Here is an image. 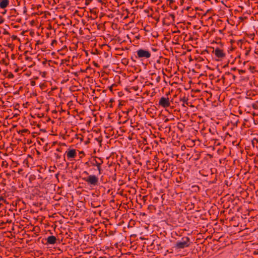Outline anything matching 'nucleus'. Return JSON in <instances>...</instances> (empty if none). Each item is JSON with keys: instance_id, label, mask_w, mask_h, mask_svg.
<instances>
[{"instance_id": "nucleus-3", "label": "nucleus", "mask_w": 258, "mask_h": 258, "mask_svg": "<svg viewBox=\"0 0 258 258\" xmlns=\"http://www.w3.org/2000/svg\"><path fill=\"white\" fill-rule=\"evenodd\" d=\"M136 52L137 55L136 57L141 58L142 59L143 58H149L150 57L151 55L149 51L143 49L138 50Z\"/></svg>"}, {"instance_id": "nucleus-11", "label": "nucleus", "mask_w": 258, "mask_h": 258, "mask_svg": "<svg viewBox=\"0 0 258 258\" xmlns=\"http://www.w3.org/2000/svg\"><path fill=\"white\" fill-rule=\"evenodd\" d=\"M13 219L14 218H12V217H10V218L7 219H4V220H5V221L2 222V224L3 225L5 223H11L13 221Z\"/></svg>"}, {"instance_id": "nucleus-8", "label": "nucleus", "mask_w": 258, "mask_h": 258, "mask_svg": "<svg viewBox=\"0 0 258 258\" xmlns=\"http://www.w3.org/2000/svg\"><path fill=\"white\" fill-rule=\"evenodd\" d=\"M214 53L215 56L218 58H223L225 56V53L224 52L222 49L219 48H216L214 50Z\"/></svg>"}, {"instance_id": "nucleus-12", "label": "nucleus", "mask_w": 258, "mask_h": 258, "mask_svg": "<svg viewBox=\"0 0 258 258\" xmlns=\"http://www.w3.org/2000/svg\"><path fill=\"white\" fill-rule=\"evenodd\" d=\"M102 164H99L98 165L96 166L97 167V169L98 171V173L99 174H101L102 173V169L101 168V165Z\"/></svg>"}, {"instance_id": "nucleus-1", "label": "nucleus", "mask_w": 258, "mask_h": 258, "mask_svg": "<svg viewBox=\"0 0 258 258\" xmlns=\"http://www.w3.org/2000/svg\"><path fill=\"white\" fill-rule=\"evenodd\" d=\"M190 244V239L187 236L182 237L180 240H178L174 244L173 248L176 249H181L186 247H188Z\"/></svg>"}, {"instance_id": "nucleus-4", "label": "nucleus", "mask_w": 258, "mask_h": 258, "mask_svg": "<svg viewBox=\"0 0 258 258\" xmlns=\"http://www.w3.org/2000/svg\"><path fill=\"white\" fill-rule=\"evenodd\" d=\"M68 160L71 161L77 156L76 150L74 149H68L65 153Z\"/></svg>"}, {"instance_id": "nucleus-25", "label": "nucleus", "mask_w": 258, "mask_h": 258, "mask_svg": "<svg viewBox=\"0 0 258 258\" xmlns=\"http://www.w3.org/2000/svg\"><path fill=\"white\" fill-rule=\"evenodd\" d=\"M231 70L235 71V70H236V68H232V69H231Z\"/></svg>"}, {"instance_id": "nucleus-10", "label": "nucleus", "mask_w": 258, "mask_h": 258, "mask_svg": "<svg viewBox=\"0 0 258 258\" xmlns=\"http://www.w3.org/2000/svg\"><path fill=\"white\" fill-rule=\"evenodd\" d=\"M9 5V0H0V8L5 9Z\"/></svg>"}, {"instance_id": "nucleus-27", "label": "nucleus", "mask_w": 258, "mask_h": 258, "mask_svg": "<svg viewBox=\"0 0 258 258\" xmlns=\"http://www.w3.org/2000/svg\"><path fill=\"white\" fill-rule=\"evenodd\" d=\"M233 79H235V76L234 75H233Z\"/></svg>"}, {"instance_id": "nucleus-24", "label": "nucleus", "mask_w": 258, "mask_h": 258, "mask_svg": "<svg viewBox=\"0 0 258 258\" xmlns=\"http://www.w3.org/2000/svg\"><path fill=\"white\" fill-rule=\"evenodd\" d=\"M4 34H8L9 33L7 31H6V32H4Z\"/></svg>"}, {"instance_id": "nucleus-5", "label": "nucleus", "mask_w": 258, "mask_h": 258, "mask_svg": "<svg viewBox=\"0 0 258 258\" xmlns=\"http://www.w3.org/2000/svg\"><path fill=\"white\" fill-rule=\"evenodd\" d=\"M159 105L165 108L168 107L170 105L169 98L162 97L159 101Z\"/></svg>"}, {"instance_id": "nucleus-21", "label": "nucleus", "mask_w": 258, "mask_h": 258, "mask_svg": "<svg viewBox=\"0 0 258 258\" xmlns=\"http://www.w3.org/2000/svg\"><path fill=\"white\" fill-rule=\"evenodd\" d=\"M83 173L84 174H86V175H88L89 174V173H88L87 171H84Z\"/></svg>"}, {"instance_id": "nucleus-2", "label": "nucleus", "mask_w": 258, "mask_h": 258, "mask_svg": "<svg viewBox=\"0 0 258 258\" xmlns=\"http://www.w3.org/2000/svg\"><path fill=\"white\" fill-rule=\"evenodd\" d=\"M83 179L91 187H96L99 184V178L95 175H89L87 177H84Z\"/></svg>"}, {"instance_id": "nucleus-7", "label": "nucleus", "mask_w": 258, "mask_h": 258, "mask_svg": "<svg viewBox=\"0 0 258 258\" xmlns=\"http://www.w3.org/2000/svg\"><path fill=\"white\" fill-rule=\"evenodd\" d=\"M103 161L100 157H95L91 161L90 164L93 166H97L99 164H103Z\"/></svg>"}, {"instance_id": "nucleus-9", "label": "nucleus", "mask_w": 258, "mask_h": 258, "mask_svg": "<svg viewBox=\"0 0 258 258\" xmlns=\"http://www.w3.org/2000/svg\"><path fill=\"white\" fill-rule=\"evenodd\" d=\"M46 244H54L56 242L57 239L55 236L51 235L48 236L46 239Z\"/></svg>"}, {"instance_id": "nucleus-13", "label": "nucleus", "mask_w": 258, "mask_h": 258, "mask_svg": "<svg viewBox=\"0 0 258 258\" xmlns=\"http://www.w3.org/2000/svg\"><path fill=\"white\" fill-rule=\"evenodd\" d=\"M7 214L9 216L11 215V217H12V218H15V213H14L12 211L9 210L8 211V212H7Z\"/></svg>"}, {"instance_id": "nucleus-20", "label": "nucleus", "mask_w": 258, "mask_h": 258, "mask_svg": "<svg viewBox=\"0 0 258 258\" xmlns=\"http://www.w3.org/2000/svg\"><path fill=\"white\" fill-rule=\"evenodd\" d=\"M256 105L255 104H253V105H252V107H253V108H254V109H256Z\"/></svg>"}, {"instance_id": "nucleus-19", "label": "nucleus", "mask_w": 258, "mask_h": 258, "mask_svg": "<svg viewBox=\"0 0 258 258\" xmlns=\"http://www.w3.org/2000/svg\"><path fill=\"white\" fill-rule=\"evenodd\" d=\"M54 43H56V41L55 40H53L51 43V44L53 45Z\"/></svg>"}, {"instance_id": "nucleus-15", "label": "nucleus", "mask_w": 258, "mask_h": 258, "mask_svg": "<svg viewBox=\"0 0 258 258\" xmlns=\"http://www.w3.org/2000/svg\"><path fill=\"white\" fill-rule=\"evenodd\" d=\"M79 155H80V158H82L83 157L85 156V153L84 151H80L79 152Z\"/></svg>"}, {"instance_id": "nucleus-17", "label": "nucleus", "mask_w": 258, "mask_h": 258, "mask_svg": "<svg viewBox=\"0 0 258 258\" xmlns=\"http://www.w3.org/2000/svg\"><path fill=\"white\" fill-rule=\"evenodd\" d=\"M238 72L239 74H241L245 73V71L243 70H239Z\"/></svg>"}, {"instance_id": "nucleus-28", "label": "nucleus", "mask_w": 258, "mask_h": 258, "mask_svg": "<svg viewBox=\"0 0 258 258\" xmlns=\"http://www.w3.org/2000/svg\"><path fill=\"white\" fill-rule=\"evenodd\" d=\"M222 79H223V80H224V79H225V78H224V77H223L222 78Z\"/></svg>"}, {"instance_id": "nucleus-16", "label": "nucleus", "mask_w": 258, "mask_h": 258, "mask_svg": "<svg viewBox=\"0 0 258 258\" xmlns=\"http://www.w3.org/2000/svg\"><path fill=\"white\" fill-rule=\"evenodd\" d=\"M168 2V5L171 7H172V5L173 4V3L174 2V0H167V1Z\"/></svg>"}, {"instance_id": "nucleus-23", "label": "nucleus", "mask_w": 258, "mask_h": 258, "mask_svg": "<svg viewBox=\"0 0 258 258\" xmlns=\"http://www.w3.org/2000/svg\"><path fill=\"white\" fill-rule=\"evenodd\" d=\"M249 52V50L247 51H246V53H245V54H246V55H248V54Z\"/></svg>"}, {"instance_id": "nucleus-18", "label": "nucleus", "mask_w": 258, "mask_h": 258, "mask_svg": "<svg viewBox=\"0 0 258 258\" xmlns=\"http://www.w3.org/2000/svg\"><path fill=\"white\" fill-rule=\"evenodd\" d=\"M13 77H14V75H13V74H12V73H10V74H9L8 75V77H9V78H13Z\"/></svg>"}, {"instance_id": "nucleus-26", "label": "nucleus", "mask_w": 258, "mask_h": 258, "mask_svg": "<svg viewBox=\"0 0 258 258\" xmlns=\"http://www.w3.org/2000/svg\"><path fill=\"white\" fill-rule=\"evenodd\" d=\"M34 84H35V82H32V85H33Z\"/></svg>"}, {"instance_id": "nucleus-6", "label": "nucleus", "mask_w": 258, "mask_h": 258, "mask_svg": "<svg viewBox=\"0 0 258 258\" xmlns=\"http://www.w3.org/2000/svg\"><path fill=\"white\" fill-rule=\"evenodd\" d=\"M175 16L172 14H168L163 19V23L167 25L173 23L174 22Z\"/></svg>"}, {"instance_id": "nucleus-22", "label": "nucleus", "mask_w": 258, "mask_h": 258, "mask_svg": "<svg viewBox=\"0 0 258 258\" xmlns=\"http://www.w3.org/2000/svg\"><path fill=\"white\" fill-rule=\"evenodd\" d=\"M168 121H169V119L166 118V119L165 120L164 122H168Z\"/></svg>"}, {"instance_id": "nucleus-14", "label": "nucleus", "mask_w": 258, "mask_h": 258, "mask_svg": "<svg viewBox=\"0 0 258 258\" xmlns=\"http://www.w3.org/2000/svg\"><path fill=\"white\" fill-rule=\"evenodd\" d=\"M181 101H182L183 103V104H182V105L183 106H185V104H186V105H188V99L185 98V97H184L183 99H182L181 100Z\"/></svg>"}]
</instances>
